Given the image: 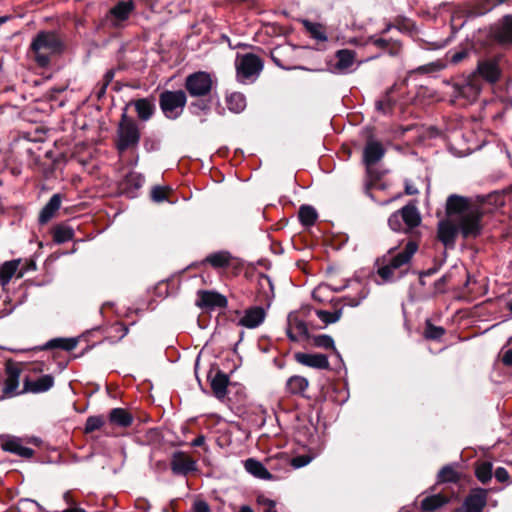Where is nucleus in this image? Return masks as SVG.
I'll list each match as a JSON object with an SVG mask.
<instances>
[{"mask_svg":"<svg viewBox=\"0 0 512 512\" xmlns=\"http://www.w3.org/2000/svg\"><path fill=\"white\" fill-rule=\"evenodd\" d=\"M446 217L461 222L464 238H475L481 233V213L473 208L467 197L451 194L446 200Z\"/></svg>","mask_w":512,"mask_h":512,"instance_id":"obj_1","label":"nucleus"},{"mask_svg":"<svg viewBox=\"0 0 512 512\" xmlns=\"http://www.w3.org/2000/svg\"><path fill=\"white\" fill-rule=\"evenodd\" d=\"M64 48L63 42L54 31H39L32 39L30 52L39 67H47L51 57L60 53Z\"/></svg>","mask_w":512,"mask_h":512,"instance_id":"obj_2","label":"nucleus"},{"mask_svg":"<svg viewBox=\"0 0 512 512\" xmlns=\"http://www.w3.org/2000/svg\"><path fill=\"white\" fill-rule=\"evenodd\" d=\"M397 248L392 247L387 254L383 256V265L378 268L377 274L384 282H393L396 280L394 271L408 265L413 255L418 250V244L414 240H410L405 244L402 251L396 252Z\"/></svg>","mask_w":512,"mask_h":512,"instance_id":"obj_3","label":"nucleus"},{"mask_svg":"<svg viewBox=\"0 0 512 512\" xmlns=\"http://www.w3.org/2000/svg\"><path fill=\"white\" fill-rule=\"evenodd\" d=\"M140 138L139 126L134 119L128 117L127 109L125 108L117 129V150L122 153L128 149L136 148Z\"/></svg>","mask_w":512,"mask_h":512,"instance_id":"obj_4","label":"nucleus"},{"mask_svg":"<svg viewBox=\"0 0 512 512\" xmlns=\"http://www.w3.org/2000/svg\"><path fill=\"white\" fill-rule=\"evenodd\" d=\"M421 223V216L414 204H407L388 218V225L395 232L410 233Z\"/></svg>","mask_w":512,"mask_h":512,"instance_id":"obj_5","label":"nucleus"},{"mask_svg":"<svg viewBox=\"0 0 512 512\" xmlns=\"http://www.w3.org/2000/svg\"><path fill=\"white\" fill-rule=\"evenodd\" d=\"M237 80L241 83H253L263 70L262 59L253 54L238 55L235 62Z\"/></svg>","mask_w":512,"mask_h":512,"instance_id":"obj_6","label":"nucleus"},{"mask_svg":"<svg viewBox=\"0 0 512 512\" xmlns=\"http://www.w3.org/2000/svg\"><path fill=\"white\" fill-rule=\"evenodd\" d=\"M187 103L183 90H164L159 95V107L167 119L175 120L180 117Z\"/></svg>","mask_w":512,"mask_h":512,"instance_id":"obj_7","label":"nucleus"},{"mask_svg":"<svg viewBox=\"0 0 512 512\" xmlns=\"http://www.w3.org/2000/svg\"><path fill=\"white\" fill-rule=\"evenodd\" d=\"M184 87L193 98H202L210 95L214 87V80L210 73L197 71L185 78Z\"/></svg>","mask_w":512,"mask_h":512,"instance_id":"obj_8","label":"nucleus"},{"mask_svg":"<svg viewBox=\"0 0 512 512\" xmlns=\"http://www.w3.org/2000/svg\"><path fill=\"white\" fill-rule=\"evenodd\" d=\"M459 233H461V222L447 217L438 222L437 237L446 248L452 249L455 247Z\"/></svg>","mask_w":512,"mask_h":512,"instance_id":"obj_9","label":"nucleus"},{"mask_svg":"<svg viewBox=\"0 0 512 512\" xmlns=\"http://www.w3.org/2000/svg\"><path fill=\"white\" fill-rule=\"evenodd\" d=\"M454 90L457 96L473 102L478 98L481 92V84L477 75L473 74L471 77L457 82L454 85Z\"/></svg>","mask_w":512,"mask_h":512,"instance_id":"obj_10","label":"nucleus"},{"mask_svg":"<svg viewBox=\"0 0 512 512\" xmlns=\"http://www.w3.org/2000/svg\"><path fill=\"white\" fill-rule=\"evenodd\" d=\"M21 370L17 366L10 365L6 368V378L3 382L1 400H5L23 393L18 391Z\"/></svg>","mask_w":512,"mask_h":512,"instance_id":"obj_11","label":"nucleus"},{"mask_svg":"<svg viewBox=\"0 0 512 512\" xmlns=\"http://www.w3.org/2000/svg\"><path fill=\"white\" fill-rule=\"evenodd\" d=\"M227 303L226 297L218 292L201 290L197 293L196 305L201 309L225 308Z\"/></svg>","mask_w":512,"mask_h":512,"instance_id":"obj_12","label":"nucleus"},{"mask_svg":"<svg viewBox=\"0 0 512 512\" xmlns=\"http://www.w3.org/2000/svg\"><path fill=\"white\" fill-rule=\"evenodd\" d=\"M170 466L174 475L186 476L197 470L196 461L182 451L173 453Z\"/></svg>","mask_w":512,"mask_h":512,"instance_id":"obj_13","label":"nucleus"},{"mask_svg":"<svg viewBox=\"0 0 512 512\" xmlns=\"http://www.w3.org/2000/svg\"><path fill=\"white\" fill-rule=\"evenodd\" d=\"M337 59L331 71L335 74H348L353 72L356 52L350 49H340L335 53Z\"/></svg>","mask_w":512,"mask_h":512,"instance_id":"obj_14","label":"nucleus"},{"mask_svg":"<svg viewBox=\"0 0 512 512\" xmlns=\"http://www.w3.org/2000/svg\"><path fill=\"white\" fill-rule=\"evenodd\" d=\"M294 359L297 363L309 368L326 370L330 367L328 356L321 353L311 354L296 352L294 354Z\"/></svg>","mask_w":512,"mask_h":512,"instance_id":"obj_15","label":"nucleus"},{"mask_svg":"<svg viewBox=\"0 0 512 512\" xmlns=\"http://www.w3.org/2000/svg\"><path fill=\"white\" fill-rule=\"evenodd\" d=\"M385 152L381 142L372 139L368 140L363 150V163L367 170L379 162L384 157Z\"/></svg>","mask_w":512,"mask_h":512,"instance_id":"obj_16","label":"nucleus"},{"mask_svg":"<svg viewBox=\"0 0 512 512\" xmlns=\"http://www.w3.org/2000/svg\"><path fill=\"white\" fill-rule=\"evenodd\" d=\"M54 385V377L50 374H45L37 379L31 380L26 378L23 382V390L25 393L39 394L50 390Z\"/></svg>","mask_w":512,"mask_h":512,"instance_id":"obj_17","label":"nucleus"},{"mask_svg":"<svg viewBox=\"0 0 512 512\" xmlns=\"http://www.w3.org/2000/svg\"><path fill=\"white\" fill-rule=\"evenodd\" d=\"M487 504V490L477 488L466 497L463 507L465 512H482Z\"/></svg>","mask_w":512,"mask_h":512,"instance_id":"obj_18","label":"nucleus"},{"mask_svg":"<svg viewBox=\"0 0 512 512\" xmlns=\"http://www.w3.org/2000/svg\"><path fill=\"white\" fill-rule=\"evenodd\" d=\"M127 106H134L138 119L143 122L149 121L156 111L155 100L152 97L132 100Z\"/></svg>","mask_w":512,"mask_h":512,"instance_id":"obj_19","label":"nucleus"},{"mask_svg":"<svg viewBox=\"0 0 512 512\" xmlns=\"http://www.w3.org/2000/svg\"><path fill=\"white\" fill-rule=\"evenodd\" d=\"M266 312L261 306H253L245 310L238 324L248 329H254L265 320Z\"/></svg>","mask_w":512,"mask_h":512,"instance_id":"obj_20","label":"nucleus"},{"mask_svg":"<svg viewBox=\"0 0 512 512\" xmlns=\"http://www.w3.org/2000/svg\"><path fill=\"white\" fill-rule=\"evenodd\" d=\"M134 9L133 0L117 2L109 11L112 25L118 26L121 22L126 21Z\"/></svg>","mask_w":512,"mask_h":512,"instance_id":"obj_21","label":"nucleus"},{"mask_svg":"<svg viewBox=\"0 0 512 512\" xmlns=\"http://www.w3.org/2000/svg\"><path fill=\"white\" fill-rule=\"evenodd\" d=\"M478 76L482 77L489 83H495L500 77V68L496 58L480 61L477 66Z\"/></svg>","mask_w":512,"mask_h":512,"instance_id":"obj_22","label":"nucleus"},{"mask_svg":"<svg viewBox=\"0 0 512 512\" xmlns=\"http://www.w3.org/2000/svg\"><path fill=\"white\" fill-rule=\"evenodd\" d=\"M212 371L209 372L208 378L210 379L211 389L215 397L222 400L228 393L229 377L222 370H217L215 375L212 376Z\"/></svg>","mask_w":512,"mask_h":512,"instance_id":"obj_23","label":"nucleus"},{"mask_svg":"<svg viewBox=\"0 0 512 512\" xmlns=\"http://www.w3.org/2000/svg\"><path fill=\"white\" fill-rule=\"evenodd\" d=\"M367 45H373L378 49L387 51L391 56H397L401 51V44L397 40L384 39L376 35L369 36L366 40Z\"/></svg>","mask_w":512,"mask_h":512,"instance_id":"obj_24","label":"nucleus"},{"mask_svg":"<svg viewBox=\"0 0 512 512\" xmlns=\"http://www.w3.org/2000/svg\"><path fill=\"white\" fill-rule=\"evenodd\" d=\"M245 470L254 477L261 480H274L276 477L260 461L249 458L244 462Z\"/></svg>","mask_w":512,"mask_h":512,"instance_id":"obj_25","label":"nucleus"},{"mask_svg":"<svg viewBox=\"0 0 512 512\" xmlns=\"http://www.w3.org/2000/svg\"><path fill=\"white\" fill-rule=\"evenodd\" d=\"M3 450L13 453L22 458L29 459L33 456L34 450L32 448L26 447L22 444V440L17 437H12L7 439L2 444Z\"/></svg>","mask_w":512,"mask_h":512,"instance_id":"obj_26","label":"nucleus"},{"mask_svg":"<svg viewBox=\"0 0 512 512\" xmlns=\"http://www.w3.org/2000/svg\"><path fill=\"white\" fill-rule=\"evenodd\" d=\"M61 206V195L56 193L51 196L39 213L38 221L41 225L48 223Z\"/></svg>","mask_w":512,"mask_h":512,"instance_id":"obj_27","label":"nucleus"},{"mask_svg":"<svg viewBox=\"0 0 512 512\" xmlns=\"http://www.w3.org/2000/svg\"><path fill=\"white\" fill-rule=\"evenodd\" d=\"M78 344V338H53L47 341L41 350L61 349L64 351H72Z\"/></svg>","mask_w":512,"mask_h":512,"instance_id":"obj_28","label":"nucleus"},{"mask_svg":"<svg viewBox=\"0 0 512 512\" xmlns=\"http://www.w3.org/2000/svg\"><path fill=\"white\" fill-rule=\"evenodd\" d=\"M109 420L111 423L121 427H128L133 422L132 415L123 408H114L110 411Z\"/></svg>","mask_w":512,"mask_h":512,"instance_id":"obj_29","label":"nucleus"},{"mask_svg":"<svg viewBox=\"0 0 512 512\" xmlns=\"http://www.w3.org/2000/svg\"><path fill=\"white\" fill-rule=\"evenodd\" d=\"M458 464L443 466L437 475L438 483H457L460 480V473L455 469Z\"/></svg>","mask_w":512,"mask_h":512,"instance_id":"obj_30","label":"nucleus"},{"mask_svg":"<svg viewBox=\"0 0 512 512\" xmlns=\"http://www.w3.org/2000/svg\"><path fill=\"white\" fill-rule=\"evenodd\" d=\"M232 256L228 251H218L209 254L205 258V262L209 263L213 268H223L230 265Z\"/></svg>","mask_w":512,"mask_h":512,"instance_id":"obj_31","label":"nucleus"},{"mask_svg":"<svg viewBox=\"0 0 512 512\" xmlns=\"http://www.w3.org/2000/svg\"><path fill=\"white\" fill-rule=\"evenodd\" d=\"M496 37L501 43H512V15L503 17L496 32Z\"/></svg>","mask_w":512,"mask_h":512,"instance_id":"obj_32","label":"nucleus"},{"mask_svg":"<svg viewBox=\"0 0 512 512\" xmlns=\"http://www.w3.org/2000/svg\"><path fill=\"white\" fill-rule=\"evenodd\" d=\"M309 382L307 378L294 375L288 378L286 382V390L290 394H302L308 388Z\"/></svg>","mask_w":512,"mask_h":512,"instance_id":"obj_33","label":"nucleus"},{"mask_svg":"<svg viewBox=\"0 0 512 512\" xmlns=\"http://www.w3.org/2000/svg\"><path fill=\"white\" fill-rule=\"evenodd\" d=\"M298 218L303 226L311 227L315 224L318 213L316 209L311 205H302L299 208Z\"/></svg>","mask_w":512,"mask_h":512,"instance_id":"obj_34","label":"nucleus"},{"mask_svg":"<svg viewBox=\"0 0 512 512\" xmlns=\"http://www.w3.org/2000/svg\"><path fill=\"white\" fill-rule=\"evenodd\" d=\"M447 502V499L440 494L427 496L421 501V510L425 512H434Z\"/></svg>","mask_w":512,"mask_h":512,"instance_id":"obj_35","label":"nucleus"},{"mask_svg":"<svg viewBox=\"0 0 512 512\" xmlns=\"http://www.w3.org/2000/svg\"><path fill=\"white\" fill-rule=\"evenodd\" d=\"M228 109L233 113H240L246 107V98L242 93L234 92L226 97Z\"/></svg>","mask_w":512,"mask_h":512,"instance_id":"obj_36","label":"nucleus"},{"mask_svg":"<svg viewBox=\"0 0 512 512\" xmlns=\"http://www.w3.org/2000/svg\"><path fill=\"white\" fill-rule=\"evenodd\" d=\"M74 237V230L68 225H58L54 228L53 240L57 244L71 241Z\"/></svg>","mask_w":512,"mask_h":512,"instance_id":"obj_37","label":"nucleus"},{"mask_svg":"<svg viewBox=\"0 0 512 512\" xmlns=\"http://www.w3.org/2000/svg\"><path fill=\"white\" fill-rule=\"evenodd\" d=\"M304 28L310 33L311 37L317 41L325 42L328 37L320 23H313L309 20H302Z\"/></svg>","mask_w":512,"mask_h":512,"instance_id":"obj_38","label":"nucleus"},{"mask_svg":"<svg viewBox=\"0 0 512 512\" xmlns=\"http://www.w3.org/2000/svg\"><path fill=\"white\" fill-rule=\"evenodd\" d=\"M391 90L389 89L385 92V94L375 102V108L377 111L382 114H389L392 112V109L395 105V100L391 96Z\"/></svg>","mask_w":512,"mask_h":512,"instance_id":"obj_39","label":"nucleus"},{"mask_svg":"<svg viewBox=\"0 0 512 512\" xmlns=\"http://www.w3.org/2000/svg\"><path fill=\"white\" fill-rule=\"evenodd\" d=\"M144 182L145 179L141 174L137 172H130L129 174L126 175L124 184L126 189L133 188V191H127V193L130 196H134V191L140 189L143 186Z\"/></svg>","mask_w":512,"mask_h":512,"instance_id":"obj_40","label":"nucleus"},{"mask_svg":"<svg viewBox=\"0 0 512 512\" xmlns=\"http://www.w3.org/2000/svg\"><path fill=\"white\" fill-rule=\"evenodd\" d=\"M290 51L291 49L287 46H278L271 51V60L279 68L283 70H290L291 66L286 64L282 59V56L289 53Z\"/></svg>","mask_w":512,"mask_h":512,"instance_id":"obj_41","label":"nucleus"},{"mask_svg":"<svg viewBox=\"0 0 512 512\" xmlns=\"http://www.w3.org/2000/svg\"><path fill=\"white\" fill-rule=\"evenodd\" d=\"M18 261L5 262L0 269V282L2 285L7 284L15 274L18 268Z\"/></svg>","mask_w":512,"mask_h":512,"instance_id":"obj_42","label":"nucleus"},{"mask_svg":"<svg viewBox=\"0 0 512 512\" xmlns=\"http://www.w3.org/2000/svg\"><path fill=\"white\" fill-rule=\"evenodd\" d=\"M369 290L366 287H362L356 296H344L342 299H337V303L343 301L344 305L350 307H357L360 303L367 298Z\"/></svg>","mask_w":512,"mask_h":512,"instance_id":"obj_43","label":"nucleus"},{"mask_svg":"<svg viewBox=\"0 0 512 512\" xmlns=\"http://www.w3.org/2000/svg\"><path fill=\"white\" fill-rule=\"evenodd\" d=\"M316 315L326 325L333 324L339 321V319L341 318L342 308H339L333 312L326 310H317Z\"/></svg>","mask_w":512,"mask_h":512,"instance_id":"obj_44","label":"nucleus"},{"mask_svg":"<svg viewBox=\"0 0 512 512\" xmlns=\"http://www.w3.org/2000/svg\"><path fill=\"white\" fill-rule=\"evenodd\" d=\"M477 479L482 483H487L492 478V464L490 462L480 463L475 470Z\"/></svg>","mask_w":512,"mask_h":512,"instance_id":"obj_45","label":"nucleus"},{"mask_svg":"<svg viewBox=\"0 0 512 512\" xmlns=\"http://www.w3.org/2000/svg\"><path fill=\"white\" fill-rule=\"evenodd\" d=\"M445 334V329L441 326H435L431 321H426L424 337L429 340H440Z\"/></svg>","mask_w":512,"mask_h":512,"instance_id":"obj_46","label":"nucleus"},{"mask_svg":"<svg viewBox=\"0 0 512 512\" xmlns=\"http://www.w3.org/2000/svg\"><path fill=\"white\" fill-rule=\"evenodd\" d=\"M280 460L284 463L285 467L292 466L294 469H299L308 465L312 461V457L308 455H299L291 460L286 457H283Z\"/></svg>","mask_w":512,"mask_h":512,"instance_id":"obj_47","label":"nucleus"},{"mask_svg":"<svg viewBox=\"0 0 512 512\" xmlns=\"http://www.w3.org/2000/svg\"><path fill=\"white\" fill-rule=\"evenodd\" d=\"M313 345L318 348L333 349L335 350V343L333 338L327 334H321L312 337Z\"/></svg>","mask_w":512,"mask_h":512,"instance_id":"obj_48","label":"nucleus"},{"mask_svg":"<svg viewBox=\"0 0 512 512\" xmlns=\"http://www.w3.org/2000/svg\"><path fill=\"white\" fill-rule=\"evenodd\" d=\"M20 512H42L45 508L37 501L32 499H21L19 502Z\"/></svg>","mask_w":512,"mask_h":512,"instance_id":"obj_49","label":"nucleus"},{"mask_svg":"<svg viewBox=\"0 0 512 512\" xmlns=\"http://www.w3.org/2000/svg\"><path fill=\"white\" fill-rule=\"evenodd\" d=\"M105 421L102 416H90L86 420L85 432L91 433L95 430L100 429L104 425Z\"/></svg>","mask_w":512,"mask_h":512,"instance_id":"obj_50","label":"nucleus"},{"mask_svg":"<svg viewBox=\"0 0 512 512\" xmlns=\"http://www.w3.org/2000/svg\"><path fill=\"white\" fill-rule=\"evenodd\" d=\"M292 328L295 329L299 335L308 338L309 329L305 321L298 319L297 317L292 318Z\"/></svg>","mask_w":512,"mask_h":512,"instance_id":"obj_51","label":"nucleus"},{"mask_svg":"<svg viewBox=\"0 0 512 512\" xmlns=\"http://www.w3.org/2000/svg\"><path fill=\"white\" fill-rule=\"evenodd\" d=\"M257 503L263 507V512H277L275 501L265 496H259L257 498Z\"/></svg>","mask_w":512,"mask_h":512,"instance_id":"obj_52","label":"nucleus"},{"mask_svg":"<svg viewBox=\"0 0 512 512\" xmlns=\"http://www.w3.org/2000/svg\"><path fill=\"white\" fill-rule=\"evenodd\" d=\"M192 114L198 115L201 111H209L210 103L205 100H198L190 104Z\"/></svg>","mask_w":512,"mask_h":512,"instance_id":"obj_53","label":"nucleus"},{"mask_svg":"<svg viewBox=\"0 0 512 512\" xmlns=\"http://www.w3.org/2000/svg\"><path fill=\"white\" fill-rule=\"evenodd\" d=\"M151 198L154 202L160 203L167 199L164 188L161 186H154L151 190Z\"/></svg>","mask_w":512,"mask_h":512,"instance_id":"obj_54","label":"nucleus"},{"mask_svg":"<svg viewBox=\"0 0 512 512\" xmlns=\"http://www.w3.org/2000/svg\"><path fill=\"white\" fill-rule=\"evenodd\" d=\"M144 149L147 152H154L160 149V141L155 138H145L143 142Z\"/></svg>","mask_w":512,"mask_h":512,"instance_id":"obj_55","label":"nucleus"},{"mask_svg":"<svg viewBox=\"0 0 512 512\" xmlns=\"http://www.w3.org/2000/svg\"><path fill=\"white\" fill-rule=\"evenodd\" d=\"M444 68V65L439 62L429 63L427 65L420 66L418 71L422 73L438 72Z\"/></svg>","mask_w":512,"mask_h":512,"instance_id":"obj_56","label":"nucleus"},{"mask_svg":"<svg viewBox=\"0 0 512 512\" xmlns=\"http://www.w3.org/2000/svg\"><path fill=\"white\" fill-rule=\"evenodd\" d=\"M469 55V51L467 49H462L460 51L454 52L450 55V62L452 64H458Z\"/></svg>","mask_w":512,"mask_h":512,"instance_id":"obj_57","label":"nucleus"},{"mask_svg":"<svg viewBox=\"0 0 512 512\" xmlns=\"http://www.w3.org/2000/svg\"><path fill=\"white\" fill-rule=\"evenodd\" d=\"M329 289H330L329 285H326V284L318 285L312 292L313 299L322 302L323 301L322 294H324Z\"/></svg>","mask_w":512,"mask_h":512,"instance_id":"obj_58","label":"nucleus"},{"mask_svg":"<svg viewBox=\"0 0 512 512\" xmlns=\"http://www.w3.org/2000/svg\"><path fill=\"white\" fill-rule=\"evenodd\" d=\"M111 331L116 332L118 334V339L124 338L128 333V327L123 323H115L111 326Z\"/></svg>","mask_w":512,"mask_h":512,"instance_id":"obj_59","label":"nucleus"},{"mask_svg":"<svg viewBox=\"0 0 512 512\" xmlns=\"http://www.w3.org/2000/svg\"><path fill=\"white\" fill-rule=\"evenodd\" d=\"M193 512H210V506L204 500H196L193 504Z\"/></svg>","mask_w":512,"mask_h":512,"instance_id":"obj_60","label":"nucleus"},{"mask_svg":"<svg viewBox=\"0 0 512 512\" xmlns=\"http://www.w3.org/2000/svg\"><path fill=\"white\" fill-rule=\"evenodd\" d=\"M495 478L499 482H506L509 479V473L504 467H498L495 470Z\"/></svg>","mask_w":512,"mask_h":512,"instance_id":"obj_61","label":"nucleus"},{"mask_svg":"<svg viewBox=\"0 0 512 512\" xmlns=\"http://www.w3.org/2000/svg\"><path fill=\"white\" fill-rule=\"evenodd\" d=\"M418 189L412 184L409 180H405V193L407 195H416L418 194Z\"/></svg>","mask_w":512,"mask_h":512,"instance_id":"obj_62","label":"nucleus"},{"mask_svg":"<svg viewBox=\"0 0 512 512\" xmlns=\"http://www.w3.org/2000/svg\"><path fill=\"white\" fill-rule=\"evenodd\" d=\"M502 363L506 366H512V349L507 350L503 354Z\"/></svg>","mask_w":512,"mask_h":512,"instance_id":"obj_63","label":"nucleus"},{"mask_svg":"<svg viewBox=\"0 0 512 512\" xmlns=\"http://www.w3.org/2000/svg\"><path fill=\"white\" fill-rule=\"evenodd\" d=\"M115 71L113 69H109L106 71V73L103 76V83L105 85H109L112 80L114 79Z\"/></svg>","mask_w":512,"mask_h":512,"instance_id":"obj_64","label":"nucleus"}]
</instances>
